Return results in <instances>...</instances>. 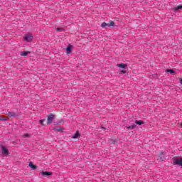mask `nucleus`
I'll return each instance as SVG.
<instances>
[{
  "label": "nucleus",
  "mask_w": 182,
  "mask_h": 182,
  "mask_svg": "<svg viewBox=\"0 0 182 182\" xmlns=\"http://www.w3.org/2000/svg\"><path fill=\"white\" fill-rule=\"evenodd\" d=\"M54 119H55V115L53 114H50L48 116L47 124H50L53 122Z\"/></svg>",
  "instance_id": "nucleus-1"
},
{
  "label": "nucleus",
  "mask_w": 182,
  "mask_h": 182,
  "mask_svg": "<svg viewBox=\"0 0 182 182\" xmlns=\"http://www.w3.org/2000/svg\"><path fill=\"white\" fill-rule=\"evenodd\" d=\"M173 164L176 165V166H181V167H182V159H174L173 161Z\"/></svg>",
  "instance_id": "nucleus-2"
},
{
  "label": "nucleus",
  "mask_w": 182,
  "mask_h": 182,
  "mask_svg": "<svg viewBox=\"0 0 182 182\" xmlns=\"http://www.w3.org/2000/svg\"><path fill=\"white\" fill-rule=\"evenodd\" d=\"M32 39H33V36H32V35H31V34H27L24 37V40L26 41V42H31V41H32Z\"/></svg>",
  "instance_id": "nucleus-3"
},
{
  "label": "nucleus",
  "mask_w": 182,
  "mask_h": 182,
  "mask_svg": "<svg viewBox=\"0 0 182 182\" xmlns=\"http://www.w3.org/2000/svg\"><path fill=\"white\" fill-rule=\"evenodd\" d=\"M6 113H7L8 116H9L10 117H17V116H18V113H16V112H7Z\"/></svg>",
  "instance_id": "nucleus-4"
},
{
  "label": "nucleus",
  "mask_w": 182,
  "mask_h": 182,
  "mask_svg": "<svg viewBox=\"0 0 182 182\" xmlns=\"http://www.w3.org/2000/svg\"><path fill=\"white\" fill-rule=\"evenodd\" d=\"M2 154H5V155L9 154V151H8V149L5 146H2Z\"/></svg>",
  "instance_id": "nucleus-5"
},
{
  "label": "nucleus",
  "mask_w": 182,
  "mask_h": 182,
  "mask_svg": "<svg viewBox=\"0 0 182 182\" xmlns=\"http://www.w3.org/2000/svg\"><path fill=\"white\" fill-rule=\"evenodd\" d=\"M28 166L31 167V170H36V168H38V166L36 165H33L32 162H30Z\"/></svg>",
  "instance_id": "nucleus-6"
},
{
  "label": "nucleus",
  "mask_w": 182,
  "mask_h": 182,
  "mask_svg": "<svg viewBox=\"0 0 182 182\" xmlns=\"http://www.w3.org/2000/svg\"><path fill=\"white\" fill-rule=\"evenodd\" d=\"M41 175L44 176L45 177H48V176H52V173L48 171H43L41 172Z\"/></svg>",
  "instance_id": "nucleus-7"
},
{
  "label": "nucleus",
  "mask_w": 182,
  "mask_h": 182,
  "mask_svg": "<svg viewBox=\"0 0 182 182\" xmlns=\"http://www.w3.org/2000/svg\"><path fill=\"white\" fill-rule=\"evenodd\" d=\"M118 68H122V69H127V65L124 63L117 64Z\"/></svg>",
  "instance_id": "nucleus-8"
},
{
  "label": "nucleus",
  "mask_w": 182,
  "mask_h": 182,
  "mask_svg": "<svg viewBox=\"0 0 182 182\" xmlns=\"http://www.w3.org/2000/svg\"><path fill=\"white\" fill-rule=\"evenodd\" d=\"M72 53V46H68L66 49V53L69 55V53Z\"/></svg>",
  "instance_id": "nucleus-9"
},
{
  "label": "nucleus",
  "mask_w": 182,
  "mask_h": 182,
  "mask_svg": "<svg viewBox=\"0 0 182 182\" xmlns=\"http://www.w3.org/2000/svg\"><path fill=\"white\" fill-rule=\"evenodd\" d=\"M180 9H182V6L181 5H179L178 6L173 8L174 12H177V11H180Z\"/></svg>",
  "instance_id": "nucleus-10"
},
{
  "label": "nucleus",
  "mask_w": 182,
  "mask_h": 182,
  "mask_svg": "<svg viewBox=\"0 0 182 182\" xmlns=\"http://www.w3.org/2000/svg\"><path fill=\"white\" fill-rule=\"evenodd\" d=\"M127 129H128L129 130H133V129H136V124H133L131 126L127 127Z\"/></svg>",
  "instance_id": "nucleus-11"
},
{
  "label": "nucleus",
  "mask_w": 182,
  "mask_h": 182,
  "mask_svg": "<svg viewBox=\"0 0 182 182\" xmlns=\"http://www.w3.org/2000/svg\"><path fill=\"white\" fill-rule=\"evenodd\" d=\"M28 54H29L28 51H23L21 53V56H28Z\"/></svg>",
  "instance_id": "nucleus-12"
},
{
  "label": "nucleus",
  "mask_w": 182,
  "mask_h": 182,
  "mask_svg": "<svg viewBox=\"0 0 182 182\" xmlns=\"http://www.w3.org/2000/svg\"><path fill=\"white\" fill-rule=\"evenodd\" d=\"M136 124H139V126H141V124H144V122L139 120V121H136Z\"/></svg>",
  "instance_id": "nucleus-13"
},
{
  "label": "nucleus",
  "mask_w": 182,
  "mask_h": 182,
  "mask_svg": "<svg viewBox=\"0 0 182 182\" xmlns=\"http://www.w3.org/2000/svg\"><path fill=\"white\" fill-rule=\"evenodd\" d=\"M102 28H106V26H109V24H107L106 22H103L101 24Z\"/></svg>",
  "instance_id": "nucleus-14"
},
{
  "label": "nucleus",
  "mask_w": 182,
  "mask_h": 182,
  "mask_svg": "<svg viewBox=\"0 0 182 182\" xmlns=\"http://www.w3.org/2000/svg\"><path fill=\"white\" fill-rule=\"evenodd\" d=\"M77 137H79V132H76L73 136V139H77Z\"/></svg>",
  "instance_id": "nucleus-15"
},
{
  "label": "nucleus",
  "mask_w": 182,
  "mask_h": 182,
  "mask_svg": "<svg viewBox=\"0 0 182 182\" xmlns=\"http://www.w3.org/2000/svg\"><path fill=\"white\" fill-rule=\"evenodd\" d=\"M45 119H41V120H39V123H41V124L42 125V126H45V124H43V122H45Z\"/></svg>",
  "instance_id": "nucleus-16"
},
{
  "label": "nucleus",
  "mask_w": 182,
  "mask_h": 182,
  "mask_svg": "<svg viewBox=\"0 0 182 182\" xmlns=\"http://www.w3.org/2000/svg\"><path fill=\"white\" fill-rule=\"evenodd\" d=\"M167 72H168L169 73H176V71H174V70H172V69L168 70Z\"/></svg>",
  "instance_id": "nucleus-17"
},
{
  "label": "nucleus",
  "mask_w": 182,
  "mask_h": 182,
  "mask_svg": "<svg viewBox=\"0 0 182 182\" xmlns=\"http://www.w3.org/2000/svg\"><path fill=\"white\" fill-rule=\"evenodd\" d=\"M108 26H114V22L111 21L109 24H108Z\"/></svg>",
  "instance_id": "nucleus-18"
},
{
  "label": "nucleus",
  "mask_w": 182,
  "mask_h": 182,
  "mask_svg": "<svg viewBox=\"0 0 182 182\" xmlns=\"http://www.w3.org/2000/svg\"><path fill=\"white\" fill-rule=\"evenodd\" d=\"M57 32H63V29L60 28H57Z\"/></svg>",
  "instance_id": "nucleus-19"
},
{
  "label": "nucleus",
  "mask_w": 182,
  "mask_h": 182,
  "mask_svg": "<svg viewBox=\"0 0 182 182\" xmlns=\"http://www.w3.org/2000/svg\"><path fill=\"white\" fill-rule=\"evenodd\" d=\"M24 137H31V134H25Z\"/></svg>",
  "instance_id": "nucleus-20"
},
{
  "label": "nucleus",
  "mask_w": 182,
  "mask_h": 182,
  "mask_svg": "<svg viewBox=\"0 0 182 182\" xmlns=\"http://www.w3.org/2000/svg\"><path fill=\"white\" fill-rule=\"evenodd\" d=\"M159 160H160V161H163V160H164V156H161Z\"/></svg>",
  "instance_id": "nucleus-21"
},
{
  "label": "nucleus",
  "mask_w": 182,
  "mask_h": 182,
  "mask_svg": "<svg viewBox=\"0 0 182 182\" xmlns=\"http://www.w3.org/2000/svg\"><path fill=\"white\" fill-rule=\"evenodd\" d=\"M1 120L6 122V120H8V119L4 118V119H1Z\"/></svg>",
  "instance_id": "nucleus-22"
},
{
  "label": "nucleus",
  "mask_w": 182,
  "mask_h": 182,
  "mask_svg": "<svg viewBox=\"0 0 182 182\" xmlns=\"http://www.w3.org/2000/svg\"><path fill=\"white\" fill-rule=\"evenodd\" d=\"M121 72H122V73H126V71H124V70H122Z\"/></svg>",
  "instance_id": "nucleus-23"
},
{
  "label": "nucleus",
  "mask_w": 182,
  "mask_h": 182,
  "mask_svg": "<svg viewBox=\"0 0 182 182\" xmlns=\"http://www.w3.org/2000/svg\"><path fill=\"white\" fill-rule=\"evenodd\" d=\"M102 129H103V130H106V128H105V127H102Z\"/></svg>",
  "instance_id": "nucleus-24"
},
{
  "label": "nucleus",
  "mask_w": 182,
  "mask_h": 182,
  "mask_svg": "<svg viewBox=\"0 0 182 182\" xmlns=\"http://www.w3.org/2000/svg\"><path fill=\"white\" fill-rule=\"evenodd\" d=\"M181 84L182 85V79L181 80Z\"/></svg>",
  "instance_id": "nucleus-25"
},
{
  "label": "nucleus",
  "mask_w": 182,
  "mask_h": 182,
  "mask_svg": "<svg viewBox=\"0 0 182 182\" xmlns=\"http://www.w3.org/2000/svg\"><path fill=\"white\" fill-rule=\"evenodd\" d=\"M0 120H2V119H0Z\"/></svg>",
  "instance_id": "nucleus-26"
}]
</instances>
